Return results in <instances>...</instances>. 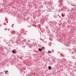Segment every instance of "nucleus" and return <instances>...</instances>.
Masks as SVG:
<instances>
[{
	"instance_id": "nucleus-1",
	"label": "nucleus",
	"mask_w": 76,
	"mask_h": 76,
	"mask_svg": "<svg viewBox=\"0 0 76 76\" xmlns=\"http://www.w3.org/2000/svg\"><path fill=\"white\" fill-rule=\"evenodd\" d=\"M38 50L39 51H42V49H40V48H39L38 49Z\"/></svg>"
},
{
	"instance_id": "nucleus-2",
	"label": "nucleus",
	"mask_w": 76,
	"mask_h": 76,
	"mask_svg": "<svg viewBox=\"0 0 76 76\" xmlns=\"http://www.w3.org/2000/svg\"><path fill=\"white\" fill-rule=\"evenodd\" d=\"M48 69L49 70H51V66H49L48 67Z\"/></svg>"
},
{
	"instance_id": "nucleus-3",
	"label": "nucleus",
	"mask_w": 76,
	"mask_h": 76,
	"mask_svg": "<svg viewBox=\"0 0 76 76\" xmlns=\"http://www.w3.org/2000/svg\"><path fill=\"white\" fill-rule=\"evenodd\" d=\"M12 53H16V52H15V51H13V50H12Z\"/></svg>"
},
{
	"instance_id": "nucleus-4",
	"label": "nucleus",
	"mask_w": 76,
	"mask_h": 76,
	"mask_svg": "<svg viewBox=\"0 0 76 76\" xmlns=\"http://www.w3.org/2000/svg\"><path fill=\"white\" fill-rule=\"evenodd\" d=\"M7 72H8V70L5 71V74H6Z\"/></svg>"
},
{
	"instance_id": "nucleus-5",
	"label": "nucleus",
	"mask_w": 76,
	"mask_h": 76,
	"mask_svg": "<svg viewBox=\"0 0 76 76\" xmlns=\"http://www.w3.org/2000/svg\"><path fill=\"white\" fill-rule=\"evenodd\" d=\"M48 53H52L51 51H49Z\"/></svg>"
},
{
	"instance_id": "nucleus-6",
	"label": "nucleus",
	"mask_w": 76,
	"mask_h": 76,
	"mask_svg": "<svg viewBox=\"0 0 76 76\" xmlns=\"http://www.w3.org/2000/svg\"><path fill=\"white\" fill-rule=\"evenodd\" d=\"M61 16L62 17H64V15H63V14H62Z\"/></svg>"
},
{
	"instance_id": "nucleus-7",
	"label": "nucleus",
	"mask_w": 76,
	"mask_h": 76,
	"mask_svg": "<svg viewBox=\"0 0 76 76\" xmlns=\"http://www.w3.org/2000/svg\"><path fill=\"white\" fill-rule=\"evenodd\" d=\"M41 8H42V7H43V6H41Z\"/></svg>"
},
{
	"instance_id": "nucleus-8",
	"label": "nucleus",
	"mask_w": 76,
	"mask_h": 76,
	"mask_svg": "<svg viewBox=\"0 0 76 76\" xmlns=\"http://www.w3.org/2000/svg\"><path fill=\"white\" fill-rule=\"evenodd\" d=\"M8 31H10V29H8Z\"/></svg>"
},
{
	"instance_id": "nucleus-9",
	"label": "nucleus",
	"mask_w": 76,
	"mask_h": 76,
	"mask_svg": "<svg viewBox=\"0 0 76 76\" xmlns=\"http://www.w3.org/2000/svg\"><path fill=\"white\" fill-rule=\"evenodd\" d=\"M44 48V47H42V49H43V48Z\"/></svg>"
},
{
	"instance_id": "nucleus-10",
	"label": "nucleus",
	"mask_w": 76,
	"mask_h": 76,
	"mask_svg": "<svg viewBox=\"0 0 76 76\" xmlns=\"http://www.w3.org/2000/svg\"><path fill=\"white\" fill-rule=\"evenodd\" d=\"M39 8H40V9L41 8V7L40 6H39Z\"/></svg>"
},
{
	"instance_id": "nucleus-11",
	"label": "nucleus",
	"mask_w": 76,
	"mask_h": 76,
	"mask_svg": "<svg viewBox=\"0 0 76 76\" xmlns=\"http://www.w3.org/2000/svg\"><path fill=\"white\" fill-rule=\"evenodd\" d=\"M46 27H47V26H46Z\"/></svg>"
}]
</instances>
